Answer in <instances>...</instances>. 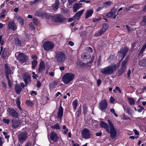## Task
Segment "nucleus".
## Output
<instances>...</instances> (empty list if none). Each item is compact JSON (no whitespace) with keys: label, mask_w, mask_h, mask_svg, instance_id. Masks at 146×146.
<instances>
[{"label":"nucleus","mask_w":146,"mask_h":146,"mask_svg":"<svg viewBox=\"0 0 146 146\" xmlns=\"http://www.w3.org/2000/svg\"><path fill=\"white\" fill-rule=\"evenodd\" d=\"M79 2H85L87 3H90V1H87L85 0H80Z\"/></svg>","instance_id":"nucleus-54"},{"label":"nucleus","mask_w":146,"mask_h":146,"mask_svg":"<svg viewBox=\"0 0 146 146\" xmlns=\"http://www.w3.org/2000/svg\"><path fill=\"white\" fill-rule=\"evenodd\" d=\"M55 58L57 62L58 63H62L65 61L66 59L65 55L62 52H57L56 53Z\"/></svg>","instance_id":"nucleus-5"},{"label":"nucleus","mask_w":146,"mask_h":146,"mask_svg":"<svg viewBox=\"0 0 146 146\" xmlns=\"http://www.w3.org/2000/svg\"><path fill=\"white\" fill-rule=\"evenodd\" d=\"M8 48H5L3 51L1 57L3 59H5L6 58L7 55Z\"/></svg>","instance_id":"nucleus-28"},{"label":"nucleus","mask_w":146,"mask_h":146,"mask_svg":"<svg viewBox=\"0 0 146 146\" xmlns=\"http://www.w3.org/2000/svg\"><path fill=\"white\" fill-rule=\"evenodd\" d=\"M127 112L130 115H132L133 111L130 108H127Z\"/></svg>","instance_id":"nucleus-43"},{"label":"nucleus","mask_w":146,"mask_h":146,"mask_svg":"<svg viewBox=\"0 0 146 146\" xmlns=\"http://www.w3.org/2000/svg\"><path fill=\"white\" fill-rule=\"evenodd\" d=\"M119 67V65H117L114 64H113L111 65L101 69L100 72L104 74L109 75L113 73Z\"/></svg>","instance_id":"nucleus-2"},{"label":"nucleus","mask_w":146,"mask_h":146,"mask_svg":"<svg viewBox=\"0 0 146 146\" xmlns=\"http://www.w3.org/2000/svg\"><path fill=\"white\" fill-rule=\"evenodd\" d=\"M18 21L20 24L22 26H23L24 23V20L19 17H17Z\"/></svg>","instance_id":"nucleus-32"},{"label":"nucleus","mask_w":146,"mask_h":146,"mask_svg":"<svg viewBox=\"0 0 146 146\" xmlns=\"http://www.w3.org/2000/svg\"><path fill=\"white\" fill-rule=\"evenodd\" d=\"M3 121L5 123L8 124L10 122V120L8 119H4L3 120Z\"/></svg>","instance_id":"nucleus-46"},{"label":"nucleus","mask_w":146,"mask_h":146,"mask_svg":"<svg viewBox=\"0 0 146 146\" xmlns=\"http://www.w3.org/2000/svg\"><path fill=\"white\" fill-rule=\"evenodd\" d=\"M116 10L115 7H113L110 11L107 13L106 16L108 17H113V19H115L117 15H115Z\"/></svg>","instance_id":"nucleus-11"},{"label":"nucleus","mask_w":146,"mask_h":146,"mask_svg":"<svg viewBox=\"0 0 146 146\" xmlns=\"http://www.w3.org/2000/svg\"><path fill=\"white\" fill-rule=\"evenodd\" d=\"M107 29L106 27H105L104 26H103L102 28L100 30H99L98 31V33L99 34L97 33H96L95 35L96 36H100L101 35L103 34L104 32L106 31Z\"/></svg>","instance_id":"nucleus-26"},{"label":"nucleus","mask_w":146,"mask_h":146,"mask_svg":"<svg viewBox=\"0 0 146 146\" xmlns=\"http://www.w3.org/2000/svg\"><path fill=\"white\" fill-rule=\"evenodd\" d=\"M100 109L103 111L106 109L107 107V103L105 100H102L99 104Z\"/></svg>","instance_id":"nucleus-14"},{"label":"nucleus","mask_w":146,"mask_h":146,"mask_svg":"<svg viewBox=\"0 0 146 146\" xmlns=\"http://www.w3.org/2000/svg\"><path fill=\"white\" fill-rule=\"evenodd\" d=\"M101 19V18H96V19H93V22H97L99 20H100Z\"/></svg>","instance_id":"nucleus-56"},{"label":"nucleus","mask_w":146,"mask_h":146,"mask_svg":"<svg viewBox=\"0 0 146 146\" xmlns=\"http://www.w3.org/2000/svg\"><path fill=\"white\" fill-rule=\"evenodd\" d=\"M126 27L127 30L128 32L130 33L133 30V29L128 26L127 25H126Z\"/></svg>","instance_id":"nucleus-47"},{"label":"nucleus","mask_w":146,"mask_h":146,"mask_svg":"<svg viewBox=\"0 0 146 146\" xmlns=\"http://www.w3.org/2000/svg\"><path fill=\"white\" fill-rule=\"evenodd\" d=\"M45 69V64L43 61L40 62L39 65L38 71L39 72H42Z\"/></svg>","instance_id":"nucleus-21"},{"label":"nucleus","mask_w":146,"mask_h":146,"mask_svg":"<svg viewBox=\"0 0 146 146\" xmlns=\"http://www.w3.org/2000/svg\"><path fill=\"white\" fill-rule=\"evenodd\" d=\"M110 101L111 103H113L115 101V99L112 97H111L110 98Z\"/></svg>","instance_id":"nucleus-57"},{"label":"nucleus","mask_w":146,"mask_h":146,"mask_svg":"<svg viewBox=\"0 0 146 146\" xmlns=\"http://www.w3.org/2000/svg\"><path fill=\"white\" fill-rule=\"evenodd\" d=\"M76 0H68V2L70 5H71Z\"/></svg>","instance_id":"nucleus-51"},{"label":"nucleus","mask_w":146,"mask_h":146,"mask_svg":"<svg viewBox=\"0 0 146 146\" xmlns=\"http://www.w3.org/2000/svg\"><path fill=\"white\" fill-rule=\"evenodd\" d=\"M84 11V10L83 9L77 12L73 16L74 20L78 19L82 15Z\"/></svg>","instance_id":"nucleus-20"},{"label":"nucleus","mask_w":146,"mask_h":146,"mask_svg":"<svg viewBox=\"0 0 146 146\" xmlns=\"http://www.w3.org/2000/svg\"><path fill=\"white\" fill-rule=\"evenodd\" d=\"M133 131L135 133V134L136 135H139L138 132L137 131L136 129H133Z\"/></svg>","instance_id":"nucleus-62"},{"label":"nucleus","mask_w":146,"mask_h":146,"mask_svg":"<svg viewBox=\"0 0 146 146\" xmlns=\"http://www.w3.org/2000/svg\"><path fill=\"white\" fill-rule=\"evenodd\" d=\"M128 51L129 49L126 47H122L120 49V50L118 51L119 56L118 60H119V62L124 58Z\"/></svg>","instance_id":"nucleus-6"},{"label":"nucleus","mask_w":146,"mask_h":146,"mask_svg":"<svg viewBox=\"0 0 146 146\" xmlns=\"http://www.w3.org/2000/svg\"><path fill=\"white\" fill-rule=\"evenodd\" d=\"M138 107L139 108H139L137 110V111H138V112H141L144 109V108L142 106H138Z\"/></svg>","instance_id":"nucleus-45"},{"label":"nucleus","mask_w":146,"mask_h":146,"mask_svg":"<svg viewBox=\"0 0 146 146\" xmlns=\"http://www.w3.org/2000/svg\"><path fill=\"white\" fill-rule=\"evenodd\" d=\"M63 113V109L61 106V104H60L59 107L57 112V117L60 120H62V117Z\"/></svg>","instance_id":"nucleus-17"},{"label":"nucleus","mask_w":146,"mask_h":146,"mask_svg":"<svg viewBox=\"0 0 146 146\" xmlns=\"http://www.w3.org/2000/svg\"><path fill=\"white\" fill-rule=\"evenodd\" d=\"M109 125L106 122L102 121L100 122L101 127L106 129V132L110 133V137L112 139L115 138L117 135V132L112 122L109 119L107 120Z\"/></svg>","instance_id":"nucleus-1"},{"label":"nucleus","mask_w":146,"mask_h":146,"mask_svg":"<svg viewBox=\"0 0 146 146\" xmlns=\"http://www.w3.org/2000/svg\"><path fill=\"white\" fill-rule=\"evenodd\" d=\"M5 71L6 77H7V76L9 77V74L11 73V70L8 67H6L5 68Z\"/></svg>","instance_id":"nucleus-31"},{"label":"nucleus","mask_w":146,"mask_h":146,"mask_svg":"<svg viewBox=\"0 0 146 146\" xmlns=\"http://www.w3.org/2000/svg\"><path fill=\"white\" fill-rule=\"evenodd\" d=\"M59 1L58 0H56L55 3L52 5V7L54 10H57L59 6Z\"/></svg>","instance_id":"nucleus-24"},{"label":"nucleus","mask_w":146,"mask_h":146,"mask_svg":"<svg viewBox=\"0 0 146 146\" xmlns=\"http://www.w3.org/2000/svg\"><path fill=\"white\" fill-rule=\"evenodd\" d=\"M102 135V132H98L96 133V135L97 136H101Z\"/></svg>","instance_id":"nucleus-58"},{"label":"nucleus","mask_w":146,"mask_h":146,"mask_svg":"<svg viewBox=\"0 0 146 146\" xmlns=\"http://www.w3.org/2000/svg\"><path fill=\"white\" fill-rule=\"evenodd\" d=\"M41 84L40 82L38 81L37 83L36 86L37 88H40L41 86Z\"/></svg>","instance_id":"nucleus-52"},{"label":"nucleus","mask_w":146,"mask_h":146,"mask_svg":"<svg viewBox=\"0 0 146 146\" xmlns=\"http://www.w3.org/2000/svg\"><path fill=\"white\" fill-rule=\"evenodd\" d=\"M15 90L17 94H20L22 90V88L20 86L17 84L15 85Z\"/></svg>","instance_id":"nucleus-25"},{"label":"nucleus","mask_w":146,"mask_h":146,"mask_svg":"<svg viewBox=\"0 0 146 146\" xmlns=\"http://www.w3.org/2000/svg\"><path fill=\"white\" fill-rule=\"evenodd\" d=\"M32 58L33 59H36L37 58V57L35 55H33L32 56Z\"/></svg>","instance_id":"nucleus-64"},{"label":"nucleus","mask_w":146,"mask_h":146,"mask_svg":"<svg viewBox=\"0 0 146 146\" xmlns=\"http://www.w3.org/2000/svg\"><path fill=\"white\" fill-rule=\"evenodd\" d=\"M54 45L51 42L47 41L44 42L43 44L44 49L46 51L50 50L53 48Z\"/></svg>","instance_id":"nucleus-8"},{"label":"nucleus","mask_w":146,"mask_h":146,"mask_svg":"<svg viewBox=\"0 0 146 146\" xmlns=\"http://www.w3.org/2000/svg\"><path fill=\"white\" fill-rule=\"evenodd\" d=\"M12 126L14 129H16L21 125V121L20 120L13 119L12 120Z\"/></svg>","instance_id":"nucleus-13"},{"label":"nucleus","mask_w":146,"mask_h":146,"mask_svg":"<svg viewBox=\"0 0 146 146\" xmlns=\"http://www.w3.org/2000/svg\"><path fill=\"white\" fill-rule=\"evenodd\" d=\"M24 81L25 82L26 86L31 82V77L28 74H25L23 76Z\"/></svg>","instance_id":"nucleus-16"},{"label":"nucleus","mask_w":146,"mask_h":146,"mask_svg":"<svg viewBox=\"0 0 146 146\" xmlns=\"http://www.w3.org/2000/svg\"><path fill=\"white\" fill-rule=\"evenodd\" d=\"M81 111H82L81 108V107H80L78 110V114H80L81 113Z\"/></svg>","instance_id":"nucleus-63"},{"label":"nucleus","mask_w":146,"mask_h":146,"mask_svg":"<svg viewBox=\"0 0 146 146\" xmlns=\"http://www.w3.org/2000/svg\"><path fill=\"white\" fill-rule=\"evenodd\" d=\"M52 128L57 129H59L60 128L59 125L58 123H56L55 125L52 126Z\"/></svg>","instance_id":"nucleus-41"},{"label":"nucleus","mask_w":146,"mask_h":146,"mask_svg":"<svg viewBox=\"0 0 146 146\" xmlns=\"http://www.w3.org/2000/svg\"><path fill=\"white\" fill-rule=\"evenodd\" d=\"M142 24H144V25H146V17L144 18L142 22Z\"/></svg>","instance_id":"nucleus-61"},{"label":"nucleus","mask_w":146,"mask_h":146,"mask_svg":"<svg viewBox=\"0 0 146 146\" xmlns=\"http://www.w3.org/2000/svg\"><path fill=\"white\" fill-rule=\"evenodd\" d=\"M83 111L84 114H86L88 111L87 107L85 105H84L83 106Z\"/></svg>","instance_id":"nucleus-42"},{"label":"nucleus","mask_w":146,"mask_h":146,"mask_svg":"<svg viewBox=\"0 0 146 146\" xmlns=\"http://www.w3.org/2000/svg\"><path fill=\"white\" fill-rule=\"evenodd\" d=\"M50 137L51 140L55 142H57L59 139L57 134L54 131H52L51 133Z\"/></svg>","instance_id":"nucleus-18"},{"label":"nucleus","mask_w":146,"mask_h":146,"mask_svg":"<svg viewBox=\"0 0 146 146\" xmlns=\"http://www.w3.org/2000/svg\"><path fill=\"white\" fill-rule=\"evenodd\" d=\"M138 64L140 66H146V59L143 58L140 60Z\"/></svg>","instance_id":"nucleus-27"},{"label":"nucleus","mask_w":146,"mask_h":146,"mask_svg":"<svg viewBox=\"0 0 146 146\" xmlns=\"http://www.w3.org/2000/svg\"><path fill=\"white\" fill-rule=\"evenodd\" d=\"M18 141L21 143H23L28 139V135L27 132H22L18 135Z\"/></svg>","instance_id":"nucleus-7"},{"label":"nucleus","mask_w":146,"mask_h":146,"mask_svg":"<svg viewBox=\"0 0 146 146\" xmlns=\"http://www.w3.org/2000/svg\"><path fill=\"white\" fill-rule=\"evenodd\" d=\"M9 115L13 117L17 118L19 117L18 113L13 108H9L7 110Z\"/></svg>","instance_id":"nucleus-9"},{"label":"nucleus","mask_w":146,"mask_h":146,"mask_svg":"<svg viewBox=\"0 0 146 146\" xmlns=\"http://www.w3.org/2000/svg\"><path fill=\"white\" fill-rule=\"evenodd\" d=\"M111 3V2L110 1H108L105 3L104 4V6L106 8L109 7Z\"/></svg>","instance_id":"nucleus-33"},{"label":"nucleus","mask_w":146,"mask_h":146,"mask_svg":"<svg viewBox=\"0 0 146 146\" xmlns=\"http://www.w3.org/2000/svg\"><path fill=\"white\" fill-rule=\"evenodd\" d=\"M33 22L36 25H37L38 23V22L37 19L35 18H33Z\"/></svg>","instance_id":"nucleus-49"},{"label":"nucleus","mask_w":146,"mask_h":146,"mask_svg":"<svg viewBox=\"0 0 146 146\" xmlns=\"http://www.w3.org/2000/svg\"><path fill=\"white\" fill-rule=\"evenodd\" d=\"M129 56H126L124 60L122 62L120 69L117 72L118 75L122 74L125 71L129 60Z\"/></svg>","instance_id":"nucleus-4"},{"label":"nucleus","mask_w":146,"mask_h":146,"mask_svg":"<svg viewBox=\"0 0 146 146\" xmlns=\"http://www.w3.org/2000/svg\"><path fill=\"white\" fill-rule=\"evenodd\" d=\"M77 106V102L76 100H74L73 102V106L74 109H76Z\"/></svg>","instance_id":"nucleus-40"},{"label":"nucleus","mask_w":146,"mask_h":146,"mask_svg":"<svg viewBox=\"0 0 146 146\" xmlns=\"http://www.w3.org/2000/svg\"><path fill=\"white\" fill-rule=\"evenodd\" d=\"M146 49V42L145 44L141 48L138 54V57H142L143 55V52Z\"/></svg>","instance_id":"nucleus-22"},{"label":"nucleus","mask_w":146,"mask_h":146,"mask_svg":"<svg viewBox=\"0 0 146 146\" xmlns=\"http://www.w3.org/2000/svg\"><path fill=\"white\" fill-rule=\"evenodd\" d=\"M8 26L9 29H12L14 31H15L17 29V27L13 21L9 22L8 24Z\"/></svg>","instance_id":"nucleus-19"},{"label":"nucleus","mask_w":146,"mask_h":146,"mask_svg":"<svg viewBox=\"0 0 146 146\" xmlns=\"http://www.w3.org/2000/svg\"><path fill=\"white\" fill-rule=\"evenodd\" d=\"M52 20L57 22H62L64 20L63 17L60 15L54 16L52 17Z\"/></svg>","instance_id":"nucleus-12"},{"label":"nucleus","mask_w":146,"mask_h":146,"mask_svg":"<svg viewBox=\"0 0 146 146\" xmlns=\"http://www.w3.org/2000/svg\"><path fill=\"white\" fill-rule=\"evenodd\" d=\"M39 1L38 0H34V1H32L29 2V5H33L37 3Z\"/></svg>","instance_id":"nucleus-38"},{"label":"nucleus","mask_w":146,"mask_h":146,"mask_svg":"<svg viewBox=\"0 0 146 146\" xmlns=\"http://www.w3.org/2000/svg\"><path fill=\"white\" fill-rule=\"evenodd\" d=\"M68 44L71 46H73L74 44L73 42L71 41H70L68 42Z\"/></svg>","instance_id":"nucleus-60"},{"label":"nucleus","mask_w":146,"mask_h":146,"mask_svg":"<svg viewBox=\"0 0 146 146\" xmlns=\"http://www.w3.org/2000/svg\"><path fill=\"white\" fill-rule=\"evenodd\" d=\"M137 5V4H134V5L133 6H129L127 7V8H126L125 9V12H127L128 11H129L131 10V7H135V6H136Z\"/></svg>","instance_id":"nucleus-37"},{"label":"nucleus","mask_w":146,"mask_h":146,"mask_svg":"<svg viewBox=\"0 0 146 146\" xmlns=\"http://www.w3.org/2000/svg\"><path fill=\"white\" fill-rule=\"evenodd\" d=\"M16 103L17 105H20V101L19 98H17L16 100Z\"/></svg>","instance_id":"nucleus-48"},{"label":"nucleus","mask_w":146,"mask_h":146,"mask_svg":"<svg viewBox=\"0 0 146 146\" xmlns=\"http://www.w3.org/2000/svg\"><path fill=\"white\" fill-rule=\"evenodd\" d=\"M17 59L20 62L22 63L25 62L27 60V57L25 54L20 53L19 54Z\"/></svg>","instance_id":"nucleus-15"},{"label":"nucleus","mask_w":146,"mask_h":146,"mask_svg":"<svg viewBox=\"0 0 146 146\" xmlns=\"http://www.w3.org/2000/svg\"><path fill=\"white\" fill-rule=\"evenodd\" d=\"M6 77L8 81V83L9 85V88H11L12 86V82L10 80L9 77L8 76H7V77Z\"/></svg>","instance_id":"nucleus-36"},{"label":"nucleus","mask_w":146,"mask_h":146,"mask_svg":"<svg viewBox=\"0 0 146 146\" xmlns=\"http://www.w3.org/2000/svg\"><path fill=\"white\" fill-rule=\"evenodd\" d=\"M93 11L92 9H90V10H88L86 14L85 18L87 19L89 17H91L93 14Z\"/></svg>","instance_id":"nucleus-29"},{"label":"nucleus","mask_w":146,"mask_h":146,"mask_svg":"<svg viewBox=\"0 0 146 146\" xmlns=\"http://www.w3.org/2000/svg\"><path fill=\"white\" fill-rule=\"evenodd\" d=\"M87 54L86 53H85L84 54H82L81 56V58L83 59L87 57L88 56Z\"/></svg>","instance_id":"nucleus-50"},{"label":"nucleus","mask_w":146,"mask_h":146,"mask_svg":"<svg viewBox=\"0 0 146 146\" xmlns=\"http://www.w3.org/2000/svg\"><path fill=\"white\" fill-rule=\"evenodd\" d=\"M88 51L90 52H92V51H93V50H92V49L90 47H88L87 48V49H86Z\"/></svg>","instance_id":"nucleus-53"},{"label":"nucleus","mask_w":146,"mask_h":146,"mask_svg":"<svg viewBox=\"0 0 146 146\" xmlns=\"http://www.w3.org/2000/svg\"><path fill=\"white\" fill-rule=\"evenodd\" d=\"M81 133L83 137L85 138L88 139L91 137V133L87 129H83Z\"/></svg>","instance_id":"nucleus-10"},{"label":"nucleus","mask_w":146,"mask_h":146,"mask_svg":"<svg viewBox=\"0 0 146 146\" xmlns=\"http://www.w3.org/2000/svg\"><path fill=\"white\" fill-rule=\"evenodd\" d=\"M2 86L4 88V89H5L6 88V85L4 82H3L2 83Z\"/></svg>","instance_id":"nucleus-59"},{"label":"nucleus","mask_w":146,"mask_h":146,"mask_svg":"<svg viewBox=\"0 0 146 146\" xmlns=\"http://www.w3.org/2000/svg\"><path fill=\"white\" fill-rule=\"evenodd\" d=\"M58 81L56 80L53 82L52 83L49 84V86L50 88H52L55 87V86L58 84Z\"/></svg>","instance_id":"nucleus-30"},{"label":"nucleus","mask_w":146,"mask_h":146,"mask_svg":"<svg viewBox=\"0 0 146 146\" xmlns=\"http://www.w3.org/2000/svg\"><path fill=\"white\" fill-rule=\"evenodd\" d=\"M74 76V75L72 73H66L62 77V81L65 84L69 83L73 80Z\"/></svg>","instance_id":"nucleus-3"},{"label":"nucleus","mask_w":146,"mask_h":146,"mask_svg":"<svg viewBox=\"0 0 146 146\" xmlns=\"http://www.w3.org/2000/svg\"><path fill=\"white\" fill-rule=\"evenodd\" d=\"M128 100L130 104L132 105L134 104L135 102L133 99L131 98H129Z\"/></svg>","instance_id":"nucleus-44"},{"label":"nucleus","mask_w":146,"mask_h":146,"mask_svg":"<svg viewBox=\"0 0 146 146\" xmlns=\"http://www.w3.org/2000/svg\"><path fill=\"white\" fill-rule=\"evenodd\" d=\"M37 63V62L35 60H33L32 62V68H34L36 66Z\"/></svg>","instance_id":"nucleus-35"},{"label":"nucleus","mask_w":146,"mask_h":146,"mask_svg":"<svg viewBox=\"0 0 146 146\" xmlns=\"http://www.w3.org/2000/svg\"><path fill=\"white\" fill-rule=\"evenodd\" d=\"M82 5L81 3H75L73 6V12H76L81 7Z\"/></svg>","instance_id":"nucleus-23"},{"label":"nucleus","mask_w":146,"mask_h":146,"mask_svg":"<svg viewBox=\"0 0 146 146\" xmlns=\"http://www.w3.org/2000/svg\"><path fill=\"white\" fill-rule=\"evenodd\" d=\"M32 143L30 141H28L25 146H31Z\"/></svg>","instance_id":"nucleus-55"},{"label":"nucleus","mask_w":146,"mask_h":146,"mask_svg":"<svg viewBox=\"0 0 146 146\" xmlns=\"http://www.w3.org/2000/svg\"><path fill=\"white\" fill-rule=\"evenodd\" d=\"M15 43L17 46H21V41L18 38H15Z\"/></svg>","instance_id":"nucleus-34"},{"label":"nucleus","mask_w":146,"mask_h":146,"mask_svg":"<svg viewBox=\"0 0 146 146\" xmlns=\"http://www.w3.org/2000/svg\"><path fill=\"white\" fill-rule=\"evenodd\" d=\"M26 103L27 105L29 106H32L33 105V103L29 100H27L26 102Z\"/></svg>","instance_id":"nucleus-39"}]
</instances>
